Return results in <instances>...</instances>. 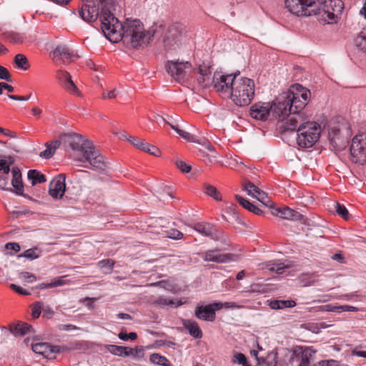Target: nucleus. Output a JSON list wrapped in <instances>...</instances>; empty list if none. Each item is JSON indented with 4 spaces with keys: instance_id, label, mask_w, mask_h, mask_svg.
Masks as SVG:
<instances>
[{
    "instance_id": "nucleus-1",
    "label": "nucleus",
    "mask_w": 366,
    "mask_h": 366,
    "mask_svg": "<svg viewBox=\"0 0 366 366\" xmlns=\"http://www.w3.org/2000/svg\"><path fill=\"white\" fill-rule=\"evenodd\" d=\"M110 21L104 19L103 33L112 42L123 39L134 49H143L152 41L155 31L145 29L139 19H127L123 24L116 17H110Z\"/></svg>"
},
{
    "instance_id": "nucleus-2",
    "label": "nucleus",
    "mask_w": 366,
    "mask_h": 366,
    "mask_svg": "<svg viewBox=\"0 0 366 366\" xmlns=\"http://www.w3.org/2000/svg\"><path fill=\"white\" fill-rule=\"evenodd\" d=\"M310 92L300 84H295L292 89L283 92L271 103L270 114L283 121L290 113H297L307 104Z\"/></svg>"
},
{
    "instance_id": "nucleus-3",
    "label": "nucleus",
    "mask_w": 366,
    "mask_h": 366,
    "mask_svg": "<svg viewBox=\"0 0 366 366\" xmlns=\"http://www.w3.org/2000/svg\"><path fill=\"white\" fill-rule=\"evenodd\" d=\"M65 137L69 147L73 151H80L92 167L99 170L107 168L104 157L95 149L92 142L88 139L83 140L82 136L77 134H67Z\"/></svg>"
},
{
    "instance_id": "nucleus-4",
    "label": "nucleus",
    "mask_w": 366,
    "mask_h": 366,
    "mask_svg": "<svg viewBox=\"0 0 366 366\" xmlns=\"http://www.w3.org/2000/svg\"><path fill=\"white\" fill-rule=\"evenodd\" d=\"M254 96V81L245 77H237L232 86L229 97L237 106L244 107L250 104Z\"/></svg>"
},
{
    "instance_id": "nucleus-5",
    "label": "nucleus",
    "mask_w": 366,
    "mask_h": 366,
    "mask_svg": "<svg viewBox=\"0 0 366 366\" xmlns=\"http://www.w3.org/2000/svg\"><path fill=\"white\" fill-rule=\"evenodd\" d=\"M343 9L341 0H325L317 7L315 6L312 15L317 16L318 20L325 24H333L337 21Z\"/></svg>"
},
{
    "instance_id": "nucleus-6",
    "label": "nucleus",
    "mask_w": 366,
    "mask_h": 366,
    "mask_svg": "<svg viewBox=\"0 0 366 366\" xmlns=\"http://www.w3.org/2000/svg\"><path fill=\"white\" fill-rule=\"evenodd\" d=\"M297 143L302 148L312 147L319 139L321 128L316 122L302 123L297 129Z\"/></svg>"
},
{
    "instance_id": "nucleus-7",
    "label": "nucleus",
    "mask_w": 366,
    "mask_h": 366,
    "mask_svg": "<svg viewBox=\"0 0 366 366\" xmlns=\"http://www.w3.org/2000/svg\"><path fill=\"white\" fill-rule=\"evenodd\" d=\"M165 67L171 77L178 82L187 79L189 73L193 71L192 64L187 61H168Z\"/></svg>"
},
{
    "instance_id": "nucleus-8",
    "label": "nucleus",
    "mask_w": 366,
    "mask_h": 366,
    "mask_svg": "<svg viewBox=\"0 0 366 366\" xmlns=\"http://www.w3.org/2000/svg\"><path fill=\"white\" fill-rule=\"evenodd\" d=\"M317 0H285V7L296 16H311Z\"/></svg>"
},
{
    "instance_id": "nucleus-9",
    "label": "nucleus",
    "mask_w": 366,
    "mask_h": 366,
    "mask_svg": "<svg viewBox=\"0 0 366 366\" xmlns=\"http://www.w3.org/2000/svg\"><path fill=\"white\" fill-rule=\"evenodd\" d=\"M350 132L346 127L340 128L332 127L329 130V139L331 144L336 150L345 149L348 144Z\"/></svg>"
},
{
    "instance_id": "nucleus-10",
    "label": "nucleus",
    "mask_w": 366,
    "mask_h": 366,
    "mask_svg": "<svg viewBox=\"0 0 366 366\" xmlns=\"http://www.w3.org/2000/svg\"><path fill=\"white\" fill-rule=\"evenodd\" d=\"M237 79V76L232 74L222 75L214 73L211 83L213 84L214 89L221 95L229 97L232 86H233L234 80Z\"/></svg>"
},
{
    "instance_id": "nucleus-11",
    "label": "nucleus",
    "mask_w": 366,
    "mask_h": 366,
    "mask_svg": "<svg viewBox=\"0 0 366 366\" xmlns=\"http://www.w3.org/2000/svg\"><path fill=\"white\" fill-rule=\"evenodd\" d=\"M350 154L352 159L355 163L365 161L366 156V134L362 133L352 138L350 145Z\"/></svg>"
},
{
    "instance_id": "nucleus-12",
    "label": "nucleus",
    "mask_w": 366,
    "mask_h": 366,
    "mask_svg": "<svg viewBox=\"0 0 366 366\" xmlns=\"http://www.w3.org/2000/svg\"><path fill=\"white\" fill-rule=\"evenodd\" d=\"M66 192L69 193V187H66V175L60 174L50 182L49 194L52 198L59 199L62 198Z\"/></svg>"
},
{
    "instance_id": "nucleus-13",
    "label": "nucleus",
    "mask_w": 366,
    "mask_h": 366,
    "mask_svg": "<svg viewBox=\"0 0 366 366\" xmlns=\"http://www.w3.org/2000/svg\"><path fill=\"white\" fill-rule=\"evenodd\" d=\"M197 75V83L199 88H206L211 84L212 68L209 62H203L194 70Z\"/></svg>"
},
{
    "instance_id": "nucleus-14",
    "label": "nucleus",
    "mask_w": 366,
    "mask_h": 366,
    "mask_svg": "<svg viewBox=\"0 0 366 366\" xmlns=\"http://www.w3.org/2000/svg\"><path fill=\"white\" fill-rule=\"evenodd\" d=\"M51 54L53 55V60L58 64H66L78 58V56L73 54L65 45L57 46L52 51Z\"/></svg>"
},
{
    "instance_id": "nucleus-15",
    "label": "nucleus",
    "mask_w": 366,
    "mask_h": 366,
    "mask_svg": "<svg viewBox=\"0 0 366 366\" xmlns=\"http://www.w3.org/2000/svg\"><path fill=\"white\" fill-rule=\"evenodd\" d=\"M316 350L312 347H298L294 350L295 355H301V361L299 366H316L315 360L316 357Z\"/></svg>"
},
{
    "instance_id": "nucleus-16",
    "label": "nucleus",
    "mask_w": 366,
    "mask_h": 366,
    "mask_svg": "<svg viewBox=\"0 0 366 366\" xmlns=\"http://www.w3.org/2000/svg\"><path fill=\"white\" fill-rule=\"evenodd\" d=\"M270 102H257L250 107V115L257 120L264 121L270 114Z\"/></svg>"
},
{
    "instance_id": "nucleus-17",
    "label": "nucleus",
    "mask_w": 366,
    "mask_h": 366,
    "mask_svg": "<svg viewBox=\"0 0 366 366\" xmlns=\"http://www.w3.org/2000/svg\"><path fill=\"white\" fill-rule=\"evenodd\" d=\"M95 3L100 8V19L102 22V30H103L104 19L110 21V17H115L112 13L114 9L117 0H94Z\"/></svg>"
},
{
    "instance_id": "nucleus-18",
    "label": "nucleus",
    "mask_w": 366,
    "mask_h": 366,
    "mask_svg": "<svg viewBox=\"0 0 366 366\" xmlns=\"http://www.w3.org/2000/svg\"><path fill=\"white\" fill-rule=\"evenodd\" d=\"M232 257V254L223 253L219 249H211L204 253L203 259L207 262L225 263L231 261Z\"/></svg>"
},
{
    "instance_id": "nucleus-19",
    "label": "nucleus",
    "mask_w": 366,
    "mask_h": 366,
    "mask_svg": "<svg viewBox=\"0 0 366 366\" xmlns=\"http://www.w3.org/2000/svg\"><path fill=\"white\" fill-rule=\"evenodd\" d=\"M195 317L203 321L213 322L215 320L216 314L210 305H197L194 310Z\"/></svg>"
},
{
    "instance_id": "nucleus-20",
    "label": "nucleus",
    "mask_w": 366,
    "mask_h": 366,
    "mask_svg": "<svg viewBox=\"0 0 366 366\" xmlns=\"http://www.w3.org/2000/svg\"><path fill=\"white\" fill-rule=\"evenodd\" d=\"M271 209V214L272 215L280 217L285 219L297 220L301 217V214L298 212L290 209L288 207L277 208L274 207V204H273Z\"/></svg>"
},
{
    "instance_id": "nucleus-21",
    "label": "nucleus",
    "mask_w": 366,
    "mask_h": 366,
    "mask_svg": "<svg viewBox=\"0 0 366 366\" xmlns=\"http://www.w3.org/2000/svg\"><path fill=\"white\" fill-rule=\"evenodd\" d=\"M100 8L97 5L90 6L89 4L84 5L79 10V16L81 18L86 22L94 21L99 13V10Z\"/></svg>"
},
{
    "instance_id": "nucleus-22",
    "label": "nucleus",
    "mask_w": 366,
    "mask_h": 366,
    "mask_svg": "<svg viewBox=\"0 0 366 366\" xmlns=\"http://www.w3.org/2000/svg\"><path fill=\"white\" fill-rule=\"evenodd\" d=\"M161 119L165 124L169 125L172 129H174L179 135H180L184 139H186L189 142H194L197 141L196 136H194L189 132H187L184 130L180 129L177 124V120L174 119L172 117H168L167 119L161 117Z\"/></svg>"
},
{
    "instance_id": "nucleus-23",
    "label": "nucleus",
    "mask_w": 366,
    "mask_h": 366,
    "mask_svg": "<svg viewBox=\"0 0 366 366\" xmlns=\"http://www.w3.org/2000/svg\"><path fill=\"white\" fill-rule=\"evenodd\" d=\"M182 324L192 337L196 339L202 338V332L197 322L192 320H182Z\"/></svg>"
},
{
    "instance_id": "nucleus-24",
    "label": "nucleus",
    "mask_w": 366,
    "mask_h": 366,
    "mask_svg": "<svg viewBox=\"0 0 366 366\" xmlns=\"http://www.w3.org/2000/svg\"><path fill=\"white\" fill-rule=\"evenodd\" d=\"M184 303L185 301H183L181 299H169L164 296L159 297L152 302L153 305L161 307H164L166 306L177 307Z\"/></svg>"
},
{
    "instance_id": "nucleus-25",
    "label": "nucleus",
    "mask_w": 366,
    "mask_h": 366,
    "mask_svg": "<svg viewBox=\"0 0 366 366\" xmlns=\"http://www.w3.org/2000/svg\"><path fill=\"white\" fill-rule=\"evenodd\" d=\"M32 350L36 354L43 355L45 357H49L54 352V347L48 342H36L32 344Z\"/></svg>"
},
{
    "instance_id": "nucleus-26",
    "label": "nucleus",
    "mask_w": 366,
    "mask_h": 366,
    "mask_svg": "<svg viewBox=\"0 0 366 366\" xmlns=\"http://www.w3.org/2000/svg\"><path fill=\"white\" fill-rule=\"evenodd\" d=\"M288 119L285 123V129L287 130H295L299 128V126L302 123H305L303 117L300 112L297 113H290L289 116H287Z\"/></svg>"
},
{
    "instance_id": "nucleus-27",
    "label": "nucleus",
    "mask_w": 366,
    "mask_h": 366,
    "mask_svg": "<svg viewBox=\"0 0 366 366\" xmlns=\"http://www.w3.org/2000/svg\"><path fill=\"white\" fill-rule=\"evenodd\" d=\"M12 180L11 184L15 189V192L21 195L24 192V185L21 180V173L19 168L13 167L11 169Z\"/></svg>"
},
{
    "instance_id": "nucleus-28",
    "label": "nucleus",
    "mask_w": 366,
    "mask_h": 366,
    "mask_svg": "<svg viewBox=\"0 0 366 366\" xmlns=\"http://www.w3.org/2000/svg\"><path fill=\"white\" fill-rule=\"evenodd\" d=\"M194 229L205 237H212L214 229L212 226L207 222H199L194 225Z\"/></svg>"
},
{
    "instance_id": "nucleus-29",
    "label": "nucleus",
    "mask_w": 366,
    "mask_h": 366,
    "mask_svg": "<svg viewBox=\"0 0 366 366\" xmlns=\"http://www.w3.org/2000/svg\"><path fill=\"white\" fill-rule=\"evenodd\" d=\"M296 305V302L294 300H271L269 303V306L272 310H282L285 308H292Z\"/></svg>"
},
{
    "instance_id": "nucleus-30",
    "label": "nucleus",
    "mask_w": 366,
    "mask_h": 366,
    "mask_svg": "<svg viewBox=\"0 0 366 366\" xmlns=\"http://www.w3.org/2000/svg\"><path fill=\"white\" fill-rule=\"evenodd\" d=\"M27 177L33 186L46 181L45 175L36 169L29 170Z\"/></svg>"
},
{
    "instance_id": "nucleus-31",
    "label": "nucleus",
    "mask_w": 366,
    "mask_h": 366,
    "mask_svg": "<svg viewBox=\"0 0 366 366\" xmlns=\"http://www.w3.org/2000/svg\"><path fill=\"white\" fill-rule=\"evenodd\" d=\"M31 329V325L27 323H18L11 327V332L16 336H22L29 332Z\"/></svg>"
},
{
    "instance_id": "nucleus-32",
    "label": "nucleus",
    "mask_w": 366,
    "mask_h": 366,
    "mask_svg": "<svg viewBox=\"0 0 366 366\" xmlns=\"http://www.w3.org/2000/svg\"><path fill=\"white\" fill-rule=\"evenodd\" d=\"M58 78L60 80V81L61 82V84L64 82V81L66 79H69V86L74 91V94H76L77 96L80 95V92L78 89V88L76 87V86L75 85V84L74 83V81H72L71 76L69 74V73H68L67 71H64V70H59L58 71Z\"/></svg>"
},
{
    "instance_id": "nucleus-33",
    "label": "nucleus",
    "mask_w": 366,
    "mask_h": 366,
    "mask_svg": "<svg viewBox=\"0 0 366 366\" xmlns=\"http://www.w3.org/2000/svg\"><path fill=\"white\" fill-rule=\"evenodd\" d=\"M287 267L288 266L282 262H268L265 264L266 269L271 272H275L277 274H282L284 269Z\"/></svg>"
},
{
    "instance_id": "nucleus-34",
    "label": "nucleus",
    "mask_w": 366,
    "mask_h": 366,
    "mask_svg": "<svg viewBox=\"0 0 366 366\" xmlns=\"http://www.w3.org/2000/svg\"><path fill=\"white\" fill-rule=\"evenodd\" d=\"M14 63L19 69L24 71L27 70L30 66L28 59L22 54H18L15 56Z\"/></svg>"
},
{
    "instance_id": "nucleus-35",
    "label": "nucleus",
    "mask_w": 366,
    "mask_h": 366,
    "mask_svg": "<svg viewBox=\"0 0 366 366\" xmlns=\"http://www.w3.org/2000/svg\"><path fill=\"white\" fill-rule=\"evenodd\" d=\"M127 349H128V347H127L118 346V345H111L108 347V350L112 355H117L119 357H128Z\"/></svg>"
},
{
    "instance_id": "nucleus-36",
    "label": "nucleus",
    "mask_w": 366,
    "mask_h": 366,
    "mask_svg": "<svg viewBox=\"0 0 366 366\" xmlns=\"http://www.w3.org/2000/svg\"><path fill=\"white\" fill-rule=\"evenodd\" d=\"M277 353L272 352L262 361L259 362V366H277Z\"/></svg>"
},
{
    "instance_id": "nucleus-37",
    "label": "nucleus",
    "mask_w": 366,
    "mask_h": 366,
    "mask_svg": "<svg viewBox=\"0 0 366 366\" xmlns=\"http://www.w3.org/2000/svg\"><path fill=\"white\" fill-rule=\"evenodd\" d=\"M150 361L156 365H159L162 366H170L169 361L167 359L157 353H153L150 355L149 357Z\"/></svg>"
},
{
    "instance_id": "nucleus-38",
    "label": "nucleus",
    "mask_w": 366,
    "mask_h": 366,
    "mask_svg": "<svg viewBox=\"0 0 366 366\" xmlns=\"http://www.w3.org/2000/svg\"><path fill=\"white\" fill-rule=\"evenodd\" d=\"M257 198L259 202H261L264 206L272 208L274 203L272 202L267 197L264 192L261 190L260 189L258 190V192L255 194V195L253 197Z\"/></svg>"
},
{
    "instance_id": "nucleus-39",
    "label": "nucleus",
    "mask_w": 366,
    "mask_h": 366,
    "mask_svg": "<svg viewBox=\"0 0 366 366\" xmlns=\"http://www.w3.org/2000/svg\"><path fill=\"white\" fill-rule=\"evenodd\" d=\"M204 190H205V193L208 196L214 198L215 200H217V201L222 200L221 195L215 187L210 185V184H207V185H205Z\"/></svg>"
},
{
    "instance_id": "nucleus-40",
    "label": "nucleus",
    "mask_w": 366,
    "mask_h": 366,
    "mask_svg": "<svg viewBox=\"0 0 366 366\" xmlns=\"http://www.w3.org/2000/svg\"><path fill=\"white\" fill-rule=\"evenodd\" d=\"M41 251L38 248H31L26 249L23 254H21L20 257H24L29 259H35L40 256Z\"/></svg>"
},
{
    "instance_id": "nucleus-41",
    "label": "nucleus",
    "mask_w": 366,
    "mask_h": 366,
    "mask_svg": "<svg viewBox=\"0 0 366 366\" xmlns=\"http://www.w3.org/2000/svg\"><path fill=\"white\" fill-rule=\"evenodd\" d=\"M356 46L366 52V31H362L355 39Z\"/></svg>"
},
{
    "instance_id": "nucleus-42",
    "label": "nucleus",
    "mask_w": 366,
    "mask_h": 366,
    "mask_svg": "<svg viewBox=\"0 0 366 366\" xmlns=\"http://www.w3.org/2000/svg\"><path fill=\"white\" fill-rule=\"evenodd\" d=\"M114 262L111 259H107L101 260L98 262V266L102 269L104 273H109L112 270Z\"/></svg>"
},
{
    "instance_id": "nucleus-43",
    "label": "nucleus",
    "mask_w": 366,
    "mask_h": 366,
    "mask_svg": "<svg viewBox=\"0 0 366 366\" xmlns=\"http://www.w3.org/2000/svg\"><path fill=\"white\" fill-rule=\"evenodd\" d=\"M243 187L244 189L247 192V194L252 197H254L259 189L255 184H254L250 181H245L243 184Z\"/></svg>"
},
{
    "instance_id": "nucleus-44",
    "label": "nucleus",
    "mask_w": 366,
    "mask_h": 366,
    "mask_svg": "<svg viewBox=\"0 0 366 366\" xmlns=\"http://www.w3.org/2000/svg\"><path fill=\"white\" fill-rule=\"evenodd\" d=\"M336 212L345 219H347L350 217V214L347 208L338 202L335 203Z\"/></svg>"
},
{
    "instance_id": "nucleus-45",
    "label": "nucleus",
    "mask_w": 366,
    "mask_h": 366,
    "mask_svg": "<svg viewBox=\"0 0 366 366\" xmlns=\"http://www.w3.org/2000/svg\"><path fill=\"white\" fill-rule=\"evenodd\" d=\"M4 38L14 44H19L23 41L22 36L16 33L5 34Z\"/></svg>"
},
{
    "instance_id": "nucleus-46",
    "label": "nucleus",
    "mask_w": 366,
    "mask_h": 366,
    "mask_svg": "<svg viewBox=\"0 0 366 366\" xmlns=\"http://www.w3.org/2000/svg\"><path fill=\"white\" fill-rule=\"evenodd\" d=\"M63 284H64L63 283V280L61 278H57V279L53 280L49 283H41V284H40L39 285V288L41 289V290L47 289V288H51V287H54L61 286Z\"/></svg>"
},
{
    "instance_id": "nucleus-47",
    "label": "nucleus",
    "mask_w": 366,
    "mask_h": 366,
    "mask_svg": "<svg viewBox=\"0 0 366 366\" xmlns=\"http://www.w3.org/2000/svg\"><path fill=\"white\" fill-rule=\"evenodd\" d=\"M235 198L239 204H241L244 208L247 209L249 212H252L254 209V207L255 206L239 195H236Z\"/></svg>"
},
{
    "instance_id": "nucleus-48",
    "label": "nucleus",
    "mask_w": 366,
    "mask_h": 366,
    "mask_svg": "<svg viewBox=\"0 0 366 366\" xmlns=\"http://www.w3.org/2000/svg\"><path fill=\"white\" fill-rule=\"evenodd\" d=\"M165 237L175 240L180 239L183 237V234L176 229H172L170 230L165 231Z\"/></svg>"
},
{
    "instance_id": "nucleus-49",
    "label": "nucleus",
    "mask_w": 366,
    "mask_h": 366,
    "mask_svg": "<svg viewBox=\"0 0 366 366\" xmlns=\"http://www.w3.org/2000/svg\"><path fill=\"white\" fill-rule=\"evenodd\" d=\"M144 350L142 348L135 347V348H130L128 347L127 349V353L128 357H132L134 358H140L143 356Z\"/></svg>"
},
{
    "instance_id": "nucleus-50",
    "label": "nucleus",
    "mask_w": 366,
    "mask_h": 366,
    "mask_svg": "<svg viewBox=\"0 0 366 366\" xmlns=\"http://www.w3.org/2000/svg\"><path fill=\"white\" fill-rule=\"evenodd\" d=\"M19 277L21 280L29 283H33L36 280L35 275L28 272H22L19 273Z\"/></svg>"
},
{
    "instance_id": "nucleus-51",
    "label": "nucleus",
    "mask_w": 366,
    "mask_h": 366,
    "mask_svg": "<svg viewBox=\"0 0 366 366\" xmlns=\"http://www.w3.org/2000/svg\"><path fill=\"white\" fill-rule=\"evenodd\" d=\"M31 310L32 317L34 318H38L42 312V303L39 302L34 303L32 306Z\"/></svg>"
},
{
    "instance_id": "nucleus-52",
    "label": "nucleus",
    "mask_w": 366,
    "mask_h": 366,
    "mask_svg": "<svg viewBox=\"0 0 366 366\" xmlns=\"http://www.w3.org/2000/svg\"><path fill=\"white\" fill-rule=\"evenodd\" d=\"M121 138H125L126 139H127L132 145H134V147H136L137 148L138 147V144L139 143V141L141 139H139L137 137H132V136H130L129 134H127L125 132H123L121 134Z\"/></svg>"
},
{
    "instance_id": "nucleus-53",
    "label": "nucleus",
    "mask_w": 366,
    "mask_h": 366,
    "mask_svg": "<svg viewBox=\"0 0 366 366\" xmlns=\"http://www.w3.org/2000/svg\"><path fill=\"white\" fill-rule=\"evenodd\" d=\"M301 281L304 287L310 286L317 282V280L314 277L308 275L303 276Z\"/></svg>"
},
{
    "instance_id": "nucleus-54",
    "label": "nucleus",
    "mask_w": 366,
    "mask_h": 366,
    "mask_svg": "<svg viewBox=\"0 0 366 366\" xmlns=\"http://www.w3.org/2000/svg\"><path fill=\"white\" fill-rule=\"evenodd\" d=\"M5 248L7 250H11L10 254L13 255L20 250V246L16 242H9L6 244Z\"/></svg>"
},
{
    "instance_id": "nucleus-55",
    "label": "nucleus",
    "mask_w": 366,
    "mask_h": 366,
    "mask_svg": "<svg viewBox=\"0 0 366 366\" xmlns=\"http://www.w3.org/2000/svg\"><path fill=\"white\" fill-rule=\"evenodd\" d=\"M176 165L177 168L183 173H188L191 170V167L187 165L185 162L182 160H177Z\"/></svg>"
},
{
    "instance_id": "nucleus-56",
    "label": "nucleus",
    "mask_w": 366,
    "mask_h": 366,
    "mask_svg": "<svg viewBox=\"0 0 366 366\" xmlns=\"http://www.w3.org/2000/svg\"><path fill=\"white\" fill-rule=\"evenodd\" d=\"M45 146L46 149L40 153V157L45 159H49L54 155L55 152L54 150L52 149L51 147H50L46 144H45Z\"/></svg>"
},
{
    "instance_id": "nucleus-57",
    "label": "nucleus",
    "mask_w": 366,
    "mask_h": 366,
    "mask_svg": "<svg viewBox=\"0 0 366 366\" xmlns=\"http://www.w3.org/2000/svg\"><path fill=\"white\" fill-rule=\"evenodd\" d=\"M0 79L8 81H11V75L8 69L0 65Z\"/></svg>"
},
{
    "instance_id": "nucleus-58",
    "label": "nucleus",
    "mask_w": 366,
    "mask_h": 366,
    "mask_svg": "<svg viewBox=\"0 0 366 366\" xmlns=\"http://www.w3.org/2000/svg\"><path fill=\"white\" fill-rule=\"evenodd\" d=\"M147 152L155 156V157H160L161 156V151L157 148V147L151 144H148Z\"/></svg>"
},
{
    "instance_id": "nucleus-59",
    "label": "nucleus",
    "mask_w": 366,
    "mask_h": 366,
    "mask_svg": "<svg viewBox=\"0 0 366 366\" xmlns=\"http://www.w3.org/2000/svg\"><path fill=\"white\" fill-rule=\"evenodd\" d=\"M245 360H247V358H246L245 355L242 353H236L234 355L233 362L234 363H237L239 365H244Z\"/></svg>"
},
{
    "instance_id": "nucleus-60",
    "label": "nucleus",
    "mask_w": 366,
    "mask_h": 366,
    "mask_svg": "<svg viewBox=\"0 0 366 366\" xmlns=\"http://www.w3.org/2000/svg\"><path fill=\"white\" fill-rule=\"evenodd\" d=\"M10 287L14 290L16 292H17L18 294H20V295H28L30 294V292L24 289H23L22 287L16 285H14V284H11L10 285Z\"/></svg>"
},
{
    "instance_id": "nucleus-61",
    "label": "nucleus",
    "mask_w": 366,
    "mask_h": 366,
    "mask_svg": "<svg viewBox=\"0 0 366 366\" xmlns=\"http://www.w3.org/2000/svg\"><path fill=\"white\" fill-rule=\"evenodd\" d=\"M42 312L43 316L47 318H51L52 315L54 314L53 310L48 305H45L42 303Z\"/></svg>"
},
{
    "instance_id": "nucleus-62",
    "label": "nucleus",
    "mask_w": 366,
    "mask_h": 366,
    "mask_svg": "<svg viewBox=\"0 0 366 366\" xmlns=\"http://www.w3.org/2000/svg\"><path fill=\"white\" fill-rule=\"evenodd\" d=\"M10 171L9 165L6 159H0V172L8 174Z\"/></svg>"
},
{
    "instance_id": "nucleus-63",
    "label": "nucleus",
    "mask_w": 366,
    "mask_h": 366,
    "mask_svg": "<svg viewBox=\"0 0 366 366\" xmlns=\"http://www.w3.org/2000/svg\"><path fill=\"white\" fill-rule=\"evenodd\" d=\"M358 297H359V295L355 293H350V294L342 295L340 297V298L342 300H344L350 301V300H355V299L357 298Z\"/></svg>"
},
{
    "instance_id": "nucleus-64",
    "label": "nucleus",
    "mask_w": 366,
    "mask_h": 366,
    "mask_svg": "<svg viewBox=\"0 0 366 366\" xmlns=\"http://www.w3.org/2000/svg\"><path fill=\"white\" fill-rule=\"evenodd\" d=\"M316 366H336V363L333 360H325L319 362Z\"/></svg>"
}]
</instances>
